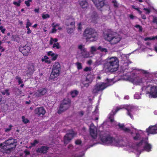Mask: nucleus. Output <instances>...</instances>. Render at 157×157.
Here are the masks:
<instances>
[{
    "label": "nucleus",
    "mask_w": 157,
    "mask_h": 157,
    "mask_svg": "<svg viewBox=\"0 0 157 157\" xmlns=\"http://www.w3.org/2000/svg\"><path fill=\"white\" fill-rule=\"evenodd\" d=\"M123 108H124L122 106H120L117 107L115 109H113L109 113V122L110 124L113 127H115L118 125L119 128L123 130L124 132L131 133L130 128L125 127L124 124L119 123L117 124V122L114 120V116L116 113Z\"/></svg>",
    "instance_id": "obj_1"
},
{
    "label": "nucleus",
    "mask_w": 157,
    "mask_h": 157,
    "mask_svg": "<svg viewBox=\"0 0 157 157\" xmlns=\"http://www.w3.org/2000/svg\"><path fill=\"white\" fill-rule=\"evenodd\" d=\"M83 36L87 41H96L98 39V34L95 30L91 28H87L84 31Z\"/></svg>",
    "instance_id": "obj_2"
},
{
    "label": "nucleus",
    "mask_w": 157,
    "mask_h": 157,
    "mask_svg": "<svg viewBox=\"0 0 157 157\" xmlns=\"http://www.w3.org/2000/svg\"><path fill=\"white\" fill-rule=\"evenodd\" d=\"M14 140L11 137L2 144H0V150L3 152L10 150L16 146Z\"/></svg>",
    "instance_id": "obj_3"
},
{
    "label": "nucleus",
    "mask_w": 157,
    "mask_h": 157,
    "mask_svg": "<svg viewBox=\"0 0 157 157\" xmlns=\"http://www.w3.org/2000/svg\"><path fill=\"white\" fill-rule=\"evenodd\" d=\"M108 86L107 83L100 82L96 84L93 87L92 93L93 94H97L99 92L102 91Z\"/></svg>",
    "instance_id": "obj_4"
},
{
    "label": "nucleus",
    "mask_w": 157,
    "mask_h": 157,
    "mask_svg": "<svg viewBox=\"0 0 157 157\" xmlns=\"http://www.w3.org/2000/svg\"><path fill=\"white\" fill-rule=\"evenodd\" d=\"M61 70L60 66L58 62H56L53 66L52 72L50 75L51 78H54L57 77Z\"/></svg>",
    "instance_id": "obj_5"
},
{
    "label": "nucleus",
    "mask_w": 157,
    "mask_h": 157,
    "mask_svg": "<svg viewBox=\"0 0 157 157\" xmlns=\"http://www.w3.org/2000/svg\"><path fill=\"white\" fill-rule=\"evenodd\" d=\"M109 63L110 64L109 68L113 69V71H115L117 70L119 67V60L116 57H113L109 59Z\"/></svg>",
    "instance_id": "obj_6"
},
{
    "label": "nucleus",
    "mask_w": 157,
    "mask_h": 157,
    "mask_svg": "<svg viewBox=\"0 0 157 157\" xmlns=\"http://www.w3.org/2000/svg\"><path fill=\"white\" fill-rule=\"evenodd\" d=\"M71 105V100L68 98L65 99L61 104L59 109L58 111L59 113H60L67 109Z\"/></svg>",
    "instance_id": "obj_7"
},
{
    "label": "nucleus",
    "mask_w": 157,
    "mask_h": 157,
    "mask_svg": "<svg viewBox=\"0 0 157 157\" xmlns=\"http://www.w3.org/2000/svg\"><path fill=\"white\" fill-rule=\"evenodd\" d=\"M90 134L94 139H95L97 136V128L93 124H91L90 127Z\"/></svg>",
    "instance_id": "obj_8"
},
{
    "label": "nucleus",
    "mask_w": 157,
    "mask_h": 157,
    "mask_svg": "<svg viewBox=\"0 0 157 157\" xmlns=\"http://www.w3.org/2000/svg\"><path fill=\"white\" fill-rule=\"evenodd\" d=\"M30 47L27 46H20L19 47V50L24 56H26L28 55L29 53L30 50Z\"/></svg>",
    "instance_id": "obj_9"
},
{
    "label": "nucleus",
    "mask_w": 157,
    "mask_h": 157,
    "mask_svg": "<svg viewBox=\"0 0 157 157\" xmlns=\"http://www.w3.org/2000/svg\"><path fill=\"white\" fill-rule=\"evenodd\" d=\"M46 113V110L44 108L41 107L36 108L34 110L35 114L38 116H43Z\"/></svg>",
    "instance_id": "obj_10"
},
{
    "label": "nucleus",
    "mask_w": 157,
    "mask_h": 157,
    "mask_svg": "<svg viewBox=\"0 0 157 157\" xmlns=\"http://www.w3.org/2000/svg\"><path fill=\"white\" fill-rule=\"evenodd\" d=\"M74 136L73 131L67 133L64 137V142L65 144H67L69 143Z\"/></svg>",
    "instance_id": "obj_11"
},
{
    "label": "nucleus",
    "mask_w": 157,
    "mask_h": 157,
    "mask_svg": "<svg viewBox=\"0 0 157 157\" xmlns=\"http://www.w3.org/2000/svg\"><path fill=\"white\" fill-rule=\"evenodd\" d=\"M95 6L98 9H100L104 5V0H92Z\"/></svg>",
    "instance_id": "obj_12"
},
{
    "label": "nucleus",
    "mask_w": 157,
    "mask_h": 157,
    "mask_svg": "<svg viewBox=\"0 0 157 157\" xmlns=\"http://www.w3.org/2000/svg\"><path fill=\"white\" fill-rule=\"evenodd\" d=\"M147 132L150 134H157V124L154 126H150L146 129Z\"/></svg>",
    "instance_id": "obj_13"
},
{
    "label": "nucleus",
    "mask_w": 157,
    "mask_h": 157,
    "mask_svg": "<svg viewBox=\"0 0 157 157\" xmlns=\"http://www.w3.org/2000/svg\"><path fill=\"white\" fill-rule=\"evenodd\" d=\"M121 40V39L117 36H113L109 40V42L111 44H115L119 42Z\"/></svg>",
    "instance_id": "obj_14"
},
{
    "label": "nucleus",
    "mask_w": 157,
    "mask_h": 157,
    "mask_svg": "<svg viewBox=\"0 0 157 157\" xmlns=\"http://www.w3.org/2000/svg\"><path fill=\"white\" fill-rule=\"evenodd\" d=\"M149 94L151 95L153 98L157 97V87L153 86L151 87L150 91Z\"/></svg>",
    "instance_id": "obj_15"
},
{
    "label": "nucleus",
    "mask_w": 157,
    "mask_h": 157,
    "mask_svg": "<svg viewBox=\"0 0 157 157\" xmlns=\"http://www.w3.org/2000/svg\"><path fill=\"white\" fill-rule=\"evenodd\" d=\"M47 92V90L45 88H41L38 90L35 93L36 97H38L45 94Z\"/></svg>",
    "instance_id": "obj_16"
},
{
    "label": "nucleus",
    "mask_w": 157,
    "mask_h": 157,
    "mask_svg": "<svg viewBox=\"0 0 157 157\" xmlns=\"http://www.w3.org/2000/svg\"><path fill=\"white\" fill-rule=\"evenodd\" d=\"M119 142V140H117L115 138L111 137L109 135V144H118Z\"/></svg>",
    "instance_id": "obj_17"
},
{
    "label": "nucleus",
    "mask_w": 157,
    "mask_h": 157,
    "mask_svg": "<svg viewBox=\"0 0 157 157\" xmlns=\"http://www.w3.org/2000/svg\"><path fill=\"white\" fill-rule=\"evenodd\" d=\"M48 149V148L46 146H42L41 147L39 148L36 150V152L38 153H45L47 152Z\"/></svg>",
    "instance_id": "obj_18"
},
{
    "label": "nucleus",
    "mask_w": 157,
    "mask_h": 157,
    "mask_svg": "<svg viewBox=\"0 0 157 157\" xmlns=\"http://www.w3.org/2000/svg\"><path fill=\"white\" fill-rule=\"evenodd\" d=\"M79 3L83 8H86L88 6V4L86 0H79Z\"/></svg>",
    "instance_id": "obj_19"
},
{
    "label": "nucleus",
    "mask_w": 157,
    "mask_h": 157,
    "mask_svg": "<svg viewBox=\"0 0 157 157\" xmlns=\"http://www.w3.org/2000/svg\"><path fill=\"white\" fill-rule=\"evenodd\" d=\"M109 2L114 8L117 9L119 7V4L117 0H109Z\"/></svg>",
    "instance_id": "obj_20"
},
{
    "label": "nucleus",
    "mask_w": 157,
    "mask_h": 157,
    "mask_svg": "<svg viewBox=\"0 0 157 157\" xmlns=\"http://www.w3.org/2000/svg\"><path fill=\"white\" fill-rule=\"evenodd\" d=\"M47 55L48 56H50L52 57V60H56L58 56L57 54H55L52 51H49L48 52Z\"/></svg>",
    "instance_id": "obj_21"
},
{
    "label": "nucleus",
    "mask_w": 157,
    "mask_h": 157,
    "mask_svg": "<svg viewBox=\"0 0 157 157\" xmlns=\"http://www.w3.org/2000/svg\"><path fill=\"white\" fill-rule=\"evenodd\" d=\"M100 138L103 144H107L108 142V137L107 135L104 136L103 135L101 134L100 136Z\"/></svg>",
    "instance_id": "obj_22"
},
{
    "label": "nucleus",
    "mask_w": 157,
    "mask_h": 157,
    "mask_svg": "<svg viewBox=\"0 0 157 157\" xmlns=\"http://www.w3.org/2000/svg\"><path fill=\"white\" fill-rule=\"evenodd\" d=\"M125 109L127 111V115L130 116V117L132 118L133 119V117L132 114V113L133 111V109L132 108H130L129 107L125 108Z\"/></svg>",
    "instance_id": "obj_23"
},
{
    "label": "nucleus",
    "mask_w": 157,
    "mask_h": 157,
    "mask_svg": "<svg viewBox=\"0 0 157 157\" xmlns=\"http://www.w3.org/2000/svg\"><path fill=\"white\" fill-rule=\"evenodd\" d=\"M94 76L91 75H88L86 78V82L89 83H91L94 79Z\"/></svg>",
    "instance_id": "obj_24"
},
{
    "label": "nucleus",
    "mask_w": 157,
    "mask_h": 157,
    "mask_svg": "<svg viewBox=\"0 0 157 157\" xmlns=\"http://www.w3.org/2000/svg\"><path fill=\"white\" fill-rule=\"evenodd\" d=\"M82 56L85 58H87L90 57L89 52H87L86 49L84 52H81Z\"/></svg>",
    "instance_id": "obj_25"
},
{
    "label": "nucleus",
    "mask_w": 157,
    "mask_h": 157,
    "mask_svg": "<svg viewBox=\"0 0 157 157\" xmlns=\"http://www.w3.org/2000/svg\"><path fill=\"white\" fill-rule=\"evenodd\" d=\"M151 145L147 143L144 146V148L146 151H151Z\"/></svg>",
    "instance_id": "obj_26"
},
{
    "label": "nucleus",
    "mask_w": 157,
    "mask_h": 157,
    "mask_svg": "<svg viewBox=\"0 0 157 157\" xmlns=\"http://www.w3.org/2000/svg\"><path fill=\"white\" fill-rule=\"evenodd\" d=\"M52 25L53 28L52 29L51 33H55L56 32L57 30L56 28H57V27H59V25L58 24H55V23H54L52 24Z\"/></svg>",
    "instance_id": "obj_27"
},
{
    "label": "nucleus",
    "mask_w": 157,
    "mask_h": 157,
    "mask_svg": "<svg viewBox=\"0 0 157 157\" xmlns=\"http://www.w3.org/2000/svg\"><path fill=\"white\" fill-rule=\"evenodd\" d=\"M48 57L47 56H45L41 59V60L42 62H44L45 63L49 64L51 62L50 60H48Z\"/></svg>",
    "instance_id": "obj_28"
},
{
    "label": "nucleus",
    "mask_w": 157,
    "mask_h": 157,
    "mask_svg": "<svg viewBox=\"0 0 157 157\" xmlns=\"http://www.w3.org/2000/svg\"><path fill=\"white\" fill-rule=\"evenodd\" d=\"M1 93L3 95H6L7 96H9L10 95L9 90L8 89H6L1 91Z\"/></svg>",
    "instance_id": "obj_29"
},
{
    "label": "nucleus",
    "mask_w": 157,
    "mask_h": 157,
    "mask_svg": "<svg viewBox=\"0 0 157 157\" xmlns=\"http://www.w3.org/2000/svg\"><path fill=\"white\" fill-rule=\"evenodd\" d=\"M58 41V39L57 38H53L51 37L50 40L49 41V44L51 45L53 44L56 43Z\"/></svg>",
    "instance_id": "obj_30"
},
{
    "label": "nucleus",
    "mask_w": 157,
    "mask_h": 157,
    "mask_svg": "<svg viewBox=\"0 0 157 157\" xmlns=\"http://www.w3.org/2000/svg\"><path fill=\"white\" fill-rule=\"evenodd\" d=\"M133 139L135 140H138L141 139V136L139 133H136V136L133 137Z\"/></svg>",
    "instance_id": "obj_31"
},
{
    "label": "nucleus",
    "mask_w": 157,
    "mask_h": 157,
    "mask_svg": "<svg viewBox=\"0 0 157 157\" xmlns=\"http://www.w3.org/2000/svg\"><path fill=\"white\" fill-rule=\"evenodd\" d=\"M78 48L81 51V52H84L86 49L84 48V46L82 44H80L78 46Z\"/></svg>",
    "instance_id": "obj_32"
},
{
    "label": "nucleus",
    "mask_w": 157,
    "mask_h": 157,
    "mask_svg": "<svg viewBox=\"0 0 157 157\" xmlns=\"http://www.w3.org/2000/svg\"><path fill=\"white\" fill-rule=\"evenodd\" d=\"M97 50H98L97 48L95 47L92 46L90 48V52L91 54L93 55L94 54V52L96 51Z\"/></svg>",
    "instance_id": "obj_33"
},
{
    "label": "nucleus",
    "mask_w": 157,
    "mask_h": 157,
    "mask_svg": "<svg viewBox=\"0 0 157 157\" xmlns=\"http://www.w3.org/2000/svg\"><path fill=\"white\" fill-rule=\"evenodd\" d=\"M98 50H100L101 52H107V50L106 48H103L101 46H99L97 48Z\"/></svg>",
    "instance_id": "obj_34"
},
{
    "label": "nucleus",
    "mask_w": 157,
    "mask_h": 157,
    "mask_svg": "<svg viewBox=\"0 0 157 157\" xmlns=\"http://www.w3.org/2000/svg\"><path fill=\"white\" fill-rule=\"evenodd\" d=\"M78 91L75 90L73 91H72L71 93V97L72 98H74L76 96H77V95L78 94Z\"/></svg>",
    "instance_id": "obj_35"
},
{
    "label": "nucleus",
    "mask_w": 157,
    "mask_h": 157,
    "mask_svg": "<svg viewBox=\"0 0 157 157\" xmlns=\"http://www.w3.org/2000/svg\"><path fill=\"white\" fill-rule=\"evenodd\" d=\"M21 0H18V2L13 1V4L17 6H19L20 5L21 3Z\"/></svg>",
    "instance_id": "obj_36"
},
{
    "label": "nucleus",
    "mask_w": 157,
    "mask_h": 157,
    "mask_svg": "<svg viewBox=\"0 0 157 157\" xmlns=\"http://www.w3.org/2000/svg\"><path fill=\"white\" fill-rule=\"evenodd\" d=\"M52 48H56L57 49H59L60 48V46H59V43L57 42L56 43H54L52 46Z\"/></svg>",
    "instance_id": "obj_37"
},
{
    "label": "nucleus",
    "mask_w": 157,
    "mask_h": 157,
    "mask_svg": "<svg viewBox=\"0 0 157 157\" xmlns=\"http://www.w3.org/2000/svg\"><path fill=\"white\" fill-rule=\"evenodd\" d=\"M26 20L27 22L26 24V28H29V26H31L32 25V24L30 22V21L28 19H27Z\"/></svg>",
    "instance_id": "obj_38"
},
{
    "label": "nucleus",
    "mask_w": 157,
    "mask_h": 157,
    "mask_svg": "<svg viewBox=\"0 0 157 157\" xmlns=\"http://www.w3.org/2000/svg\"><path fill=\"white\" fill-rule=\"evenodd\" d=\"M22 121L25 124L29 122V121L27 119L25 118L24 116H22Z\"/></svg>",
    "instance_id": "obj_39"
},
{
    "label": "nucleus",
    "mask_w": 157,
    "mask_h": 157,
    "mask_svg": "<svg viewBox=\"0 0 157 157\" xmlns=\"http://www.w3.org/2000/svg\"><path fill=\"white\" fill-rule=\"evenodd\" d=\"M15 78L17 80L19 84L23 83V81H22V80L20 77L18 76H16Z\"/></svg>",
    "instance_id": "obj_40"
},
{
    "label": "nucleus",
    "mask_w": 157,
    "mask_h": 157,
    "mask_svg": "<svg viewBox=\"0 0 157 157\" xmlns=\"http://www.w3.org/2000/svg\"><path fill=\"white\" fill-rule=\"evenodd\" d=\"M135 27L136 28L139 29V31L142 32L143 30V28L142 26L139 25H135Z\"/></svg>",
    "instance_id": "obj_41"
},
{
    "label": "nucleus",
    "mask_w": 157,
    "mask_h": 157,
    "mask_svg": "<svg viewBox=\"0 0 157 157\" xmlns=\"http://www.w3.org/2000/svg\"><path fill=\"white\" fill-rule=\"evenodd\" d=\"M103 36L104 37V38L106 40H107V39L108 38V33L107 32H104Z\"/></svg>",
    "instance_id": "obj_42"
},
{
    "label": "nucleus",
    "mask_w": 157,
    "mask_h": 157,
    "mask_svg": "<svg viewBox=\"0 0 157 157\" xmlns=\"http://www.w3.org/2000/svg\"><path fill=\"white\" fill-rule=\"evenodd\" d=\"M76 65L77 68L78 69H81L82 68V64L81 63H80L79 62H77L76 63Z\"/></svg>",
    "instance_id": "obj_43"
},
{
    "label": "nucleus",
    "mask_w": 157,
    "mask_h": 157,
    "mask_svg": "<svg viewBox=\"0 0 157 157\" xmlns=\"http://www.w3.org/2000/svg\"><path fill=\"white\" fill-rule=\"evenodd\" d=\"M42 17L43 19H46L47 18H48L50 17V16L49 14H42Z\"/></svg>",
    "instance_id": "obj_44"
},
{
    "label": "nucleus",
    "mask_w": 157,
    "mask_h": 157,
    "mask_svg": "<svg viewBox=\"0 0 157 157\" xmlns=\"http://www.w3.org/2000/svg\"><path fill=\"white\" fill-rule=\"evenodd\" d=\"M32 2V0H28L25 1V4L26 5V6L28 7L30 6V4L29 3Z\"/></svg>",
    "instance_id": "obj_45"
},
{
    "label": "nucleus",
    "mask_w": 157,
    "mask_h": 157,
    "mask_svg": "<svg viewBox=\"0 0 157 157\" xmlns=\"http://www.w3.org/2000/svg\"><path fill=\"white\" fill-rule=\"evenodd\" d=\"M39 142L37 140H35L33 143H31V144L33 146H35Z\"/></svg>",
    "instance_id": "obj_46"
},
{
    "label": "nucleus",
    "mask_w": 157,
    "mask_h": 157,
    "mask_svg": "<svg viewBox=\"0 0 157 157\" xmlns=\"http://www.w3.org/2000/svg\"><path fill=\"white\" fill-rule=\"evenodd\" d=\"M12 127V126L11 125H10L9 126V128H6L5 129V131L6 132H9L11 129V128Z\"/></svg>",
    "instance_id": "obj_47"
},
{
    "label": "nucleus",
    "mask_w": 157,
    "mask_h": 157,
    "mask_svg": "<svg viewBox=\"0 0 157 157\" xmlns=\"http://www.w3.org/2000/svg\"><path fill=\"white\" fill-rule=\"evenodd\" d=\"M6 30V29L4 28L3 26H0V30L2 33H4Z\"/></svg>",
    "instance_id": "obj_48"
},
{
    "label": "nucleus",
    "mask_w": 157,
    "mask_h": 157,
    "mask_svg": "<svg viewBox=\"0 0 157 157\" xmlns=\"http://www.w3.org/2000/svg\"><path fill=\"white\" fill-rule=\"evenodd\" d=\"M91 70V68L90 67H86L84 69V71H90Z\"/></svg>",
    "instance_id": "obj_49"
},
{
    "label": "nucleus",
    "mask_w": 157,
    "mask_h": 157,
    "mask_svg": "<svg viewBox=\"0 0 157 157\" xmlns=\"http://www.w3.org/2000/svg\"><path fill=\"white\" fill-rule=\"evenodd\" d=\"M89 83L88 82H83L82 83V84L84 85V86L88 87L89 86Z\"/></svg>",
    "instance_id": "obj_50"
},
{
    "label": "nucleus",
    "mask_w": 157,
    "mask_h": 157,
    "mask_svg": "<svg viewBox=\"0 0 157 157\" xmlns=\"http://www.w3.org/2000/svg\"><path fill=\"white\" fill-rule=\"evenodd\" d=\"M143 140H141L139 142L137 143L136 144V145L137 146H140L143 143Z\"/></svg>",
    "instance_id": "obj_51"
},
{
    "label": "nucleus",
    "mask_w": 157,
    "mask_h": 157,
    "mask_svg": "<svg viewBox=\"0 0 157 157\" xmlns=\"http://www.w3.org/2000/svg\"><path fill=\"white\" fill-rule=\"evenodd\" d=\"M144 10L146 11V14L149 13L150 12V10L149 9L147 8H144Z\"/></svg>",
    "instance_id": "obj_52"
},
{
    "label": "nucleus",
    "mask_w": 157,
    "mask_h": 157,
    "mask_svg": "<svg viewBox=\"0 0 157 157\" xmlns=\"http://www.w3.org/2000/svg\"><path fill=\"white\" fill-rule=\"evenodd\" d=\"M152 22L154 23H156L157 25V17H153V20Z\"/></svg>",
    "instance_id": "obj_53"
},
{
    "label": "nucleus",
    "mask_w": 157,
    "mask_h": 157,
    "mask_svg": "<svg viewBox=\"0 0 157 157\" xmlns=\"http://www.w3.org/2000/svg\"><path fill=\"white\" fill-rule=\"evenodd\" d=\"M81 143V141L80 140H76L75 143L76 144L79 145Z\"/></svg>",
    "instance_id": "obj_54"
},
{
    "label": "nucleus",
    "mask_w": 157,
    "mask_h": 157,
    "mask_svg": "<svg viewBox=\"0 0 157 157\" xmlns=\"http://www.w3.org/2000/svg\"><path fill=\"white\" fill-rule=\"evenodd\" d=\"M73 31V28H71L68 29L67 30V32L68 33L71 34V33Z\"/></svg>",
    "instance_id": "obj_55"
},
{
    "label": "nucleus",
    "mask_w": 157,
    "mask_h": 157,
    "mask_svg": "<svg viewBox=\"0 0 157 157\" xmlns=\"http://www.w3.org/2000/svg\"><path fill=\"white\" fill-rule=\"evenodd\" d=\"M144 40L145 41L148 40H152V37H146L144 39Z\"/></svg>",
    "instance_id": "obj_56"
},
{
    "label": "nucleus",
    "mask_w": 157,
    "mask_h": 157,
    "mask_svg": "<svg viewBox=\"0 0 157 157\" xmlns=\"http://www.w3.org/2000/svg\"><path fill=\"white\" fill-rule=\"evenodd\" d=\"M144 40L145 41L148 40H152V37H146L144 39Z\"/></svg>",
    "instance_id": "obj_57"
},
{
    "label": "nucleus",
    "mask_w": 157,
    "mask_h": 157,
    "mask_svg": "<svg viewBox=\"0 0 157 157\" xmlns=\"http://www.w3.org/2000/svg\"><path fill=\"white\" fill-rule=\"evenodd\" d=\"M78 31L81 30L82 29L81 25L80 23H79L78 25Z\"/></svg>",
    "instance_id": "obj_58"
},
{
    "label": "nucleus",
    "mask_w": 157,
    "mask_h": 157,
    "mask_svg": "<svg viewBox=\"0 0 157 157\" xmlns=\"http://www.w3.org/2000/svg\"><path fill=\"white\" fill-rule=\"evenodd\" d=\"M132 8L135 9L137 11H138V10L139 9V8H136L135 6L134 5H132Z\"/></svg>",
    "instance_id": "obj_59"
},
{
    "label": "nucleus",
    "mask_w": 157,
    "mask_h": 157,
    "mask_svg": "<svg viewBox=\"0 0 157 157\" xmlns=\"http://www.w3.org/2000/svg\"><path fill=\"white\" fill-rule=\"evenodd\" d=\"M141 18L143 19H146V17L145 14H141Z\"/></svg>",
    "instance_id": "obj_60"
},
{
    "label": "nucleus",
    "mask_w": 157,
    "mask_h": 157,
    "mask_svg": "<svg viewBox=\"0 0 157 157\" xmlns=\"http://www.w3.org/2000/svg\"><path fill=\"white\" fill-rule=\"evenodd\" d=\"M27 29V33L28 34H29L31 33L32 31L30 30V29L29 28H26Z\"/></svg>",
    "instance_id": "obj_61"
},
{
    "label": "nucleus",
    "mask_w": 157,
    "mask_h": 157,
    "mask_svg": "<svg viewBox=\"0 0 157 157\" xmlns=\"http://www.w3.org/2000/svg\"><path fill=\"white\" fill-rule=\"evenodd\" d=\"M75 22L73 21L71 22L70 23V25H72L73 26V28H74V24H75Z\"/></svg>",
    "instance_id": "obj_62"
},
{
    "label": "nucleus",
    "mask_w": 157,
    "mask_h": 157,
    "mask_svg": "<svg viewBox=\"0 0 157 157\" xmlns=\"http://www.w3.org/2000/svg\"><path fill=\"white\" fill-rule=\"evenodd\" d=\"M34 11L36 12V13H39V8H38V9H35L34 10Z\"/></svg>",
    "instance_id": "obj_63"
},
{
    "label": "nucleus",
    "mask_w": 157,
    "mask_h": 157,
    "mask_svg": "<svg viewBox=\"0 0 157 157\" xmlns=\"http://www.w3.org/2000/svg\"><path fill=\"white\" fill-rule=\"evenodd\" d=\"M92 63V61L91 60H90L87 61V63L89 65H90Z\"/></svg>",
    "instance_id": "obj_64"
}]
</instances>
